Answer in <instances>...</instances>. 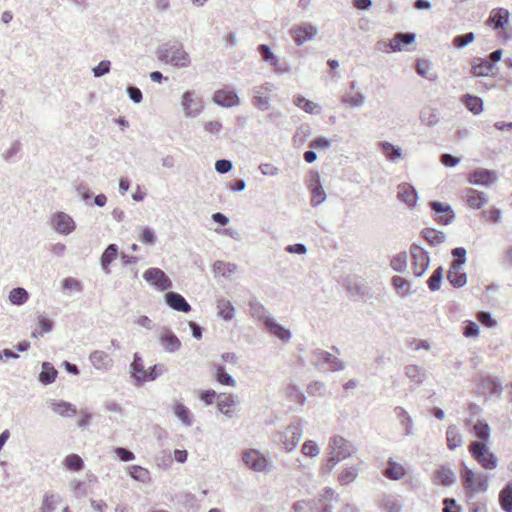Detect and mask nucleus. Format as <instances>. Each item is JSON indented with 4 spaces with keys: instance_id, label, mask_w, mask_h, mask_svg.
<instances>
[{
    "instance_id": "obj_21",
    "label": "nucleus",
    "mask_w": 512,
    "mask_h": 512,
    "mask_svg": "<svg viewBox=\"0 0 512 512\" xmlns=\"http://www.w3.org/2000/svg\"><path fill=\"white\" fill-rule=\"evenodd\" d=\"M463 266L451 264L447 279L453 287L460 288L463 287L467 283V275L463 272Z\"/></svg>"
},
{
    "instance_id": "obj_48",
    "label": "nucleus",
    "mask_w": 512,
    "mask_h": 512,
    "mask_svg": "<svg viewBox=\"0 0 512 512\" xmlns=\"http://www.w3.org/2000/svg\"><path fill=\"white\" fill-rule=\"evenodd\" d=\"M342 103L352 108H358L363 106L365 102V96L361 92L345 93L342 96Z\"/></svg>"
},
{
    "instance_id": "obj_41",
    "label": "nucleus",
    "mask_w": 512,
    "mask_h": 512,
    "mask_svg": "<svg viewBox=\"0 0 512 512\" xmlns=\"http://www.w3.org/2000/svg\"><path fill=\"white\" fill-rule=\"evenodd\" d=\"M379 147L386 158L392 162L397 161L402 156L401 148L390 142H380Z\"/></svg>"
},
{
    "instance_id": "obj_44",
    "label": "nucleus",
    "mask_w": 512,
    "mask_h": 512,
    "mask_svg": "<svg viewBox=\"0 0 512 512\" xmlns=\"http://www.w3.org/2000/svg\"><path fill=\"white\" fill-rule=\"evenodd\" d=\"M314 176H315L316 184L314 185V187L312 188V191H311V194H312L311 205L318 206L325 201L326 194H325L323 187L320 183L319 174L315 173Z\"/></svg>"
},
{
    "instance_id": "obj_24",
    "label": "nucleus",
    "mask_w": 512,
    "mask_h": 512,
    "mask_svg": "<svg viewBox=\"0 0 512 512\" xmlns=\"http://www.w3.org/2000/svg\"><path fill=\"white\" fill-rule=\"evenodd\" d=\"M394 413L398 420L400 421L401 426L404 428V435H414L413 420L409 413L403 407L400 406L394 408Z\"/></svg>"
},
{
    "instance_id": "obj_49",
    "label": "nucleus",
    "mask_w": 512,
    "mask_h": 512,
    "mask_svg": "<svg viewBox=\"0 0 512 512\" xmlns=\"http://www.w3.org/2000/svg\"><path fill=\"white\" fill-rule=\"evenodd\" d=\"M215 378L222 385L229 387H234L236 385V381L234 380V378L230 374H228L225 371L224 366L220 364L215 365Z\"/></svg>"
},
{
    "instance_id": "obj_18",
    "label": "nucleus",
    "mask_w": 512,
    "mask_h": 512,
    "mask_svg": "<svg viewBox=\"0 0 512 512\" xmlns=\"http://www.w3.org/2000/svg\"><path fill=\"white\" fill-rule=\"evenodd\" d=\"M510 13L505 8H495L490 12L486 24L494 30L503 28L509 20Z\"/></svg>"
},
{
    "instance_id": "obj_19",
    "label": "nucleus",
    "mask_w": 512,
    "mask_h": 512,
    "mask_svg": "<svg viewBox=\"0 0 512 512\" xmlns=\"http://www.w3.org/2000/svg\"><path fill=\"white\" fill-rule=\"evenodd\" d=\"M165 302L171 307L173 310L188 313L191 311L190 304L186 301V299L179 293L169 291L165 294Z\"/></svg>"
},
{
    "instance_id": "obj_27",
    "label": "nucleus",
    "mask_w": 512,
    "mask_h": 512,
    "mask_svg": "<svg viewBox=\"0 0 512 512\" xmlns=\"http://www.w3.org/2000/svg\"><path fill=\"white\" fill-rule=\"evenodd\" d=\"M173 413L178 418V420L182 423L185 427H191L193 424V416L191 411L188 407H186L181 402H176L173 405Z\"/></svg>"
},
{
    "instance_id": "obj_7",
    "label": "nucleus",
    "mask_w": 512,
    "mask_h": 512,
    "mask_svg": "<svg viewBox=\"0 0 512 512\" xmlns=\"http://www.w3.org/2000/svg\"><path fill=\"white\" fill-rule=\"evenodd\" d=\"M50 226L60 235H70L76 229V222L67 213L58 211L50 218Z\"/></svg>"
},
{
    "instance_id": "obj_5",
    "label": "nucleus",
    "mask_w": 512,
    "mask_h": 512,
    "mask_svg": "<svg viewBox=\"0 0 512 512\" xmlns=\"http://www.w3.org/2000/svg\"><path fill=\"white\" fill-rule=\"evenodd\" d=\"M244 464L255 472H270L272 464L267 458L256 449H247L242 453Z\"/></svg>"
},
{
    "instance_id": "obj_29",
    "label": "nucleus",
    "mask_w": 512,
    "mask_h": 512,
    "mask_svg": "<svg viewBox=\"0 0 512 512\" xmlns=\"http://www.w3.org/2000/svg\"><path fill=\"white\" fill-rule=\"evenodd\" d=\"M434 480L442 486H452L455 475L448 466H441L434 472Z\"/></svg>"
},
{
    "instance_id": "obj_59",
    "label": "nucleus",
    "mask_w": 512,
    "mask_h": 512,
    "mask_svg": "<svg viewBox=\"0 0 512 512\" xmlns=\"http://www.w3.org/2000/svg\"><path fill=\"white\" fill-rule=\"evenodd\" d=\"M390 265L397 272H404L407 267V254L405 252L398 253L391 259Z\"/></svg>"
},
{
    "instance_id": "obj_50",
    "label": "nucleus",
    "mask_w": 512,
    "mask_h": 512,
    "mask_svg": "<svg viewBox=\"0 0 512 512\" xmlns=\"http://www.w3.org/2000/svg\"><path fill=\"white\" fill-rule=\"evenodd\" d=\"M359 474V469L355 465L345 467L338 475V481L347 485L353 482Z\"/></svg>"
},
{
    "instance_id": "obj_3",
    "label": "nucleus",
    "mask_w": 512,
    "mask_h": 512,
    "mask_svg": "<svg viewBox=\"0 0 512 512\" xmlns=\"http://www.w3.org/2000/svg\"><path fill=\"white\" fill-rule=\"evenodd\" d=\"M303 436V423L301 419L292 422L286 429L279 433V442L287 451H293Z\"/></svg>"
},
{
    "instance_id": "obj_39",
    "label": "nucleus",
    "mask_w": 512,
    "mask_h": 512,
    "mask_svg": "<svg viewBox=\"0 0 512 512\" xmlns=\"http://www.w3.org/2000/svg\"><path fill=\"white\" fill-rule=\"evenodd\" d=\"M61 502V496L54 492H46L43 496L40 507L41 512H53L56 506Z\"/></svg>"
},
{
    "instance_id": "obj_40",
    "label": "nucleus",
    "mask_w": 512,
    "mask_h": 512,
    "mask_svg": "<svg viewBox=\"0 0 512 512\" xmlns=\"http://www.w3.org/2000/svg\"><path fill=\"white\" fill-rule=\"evenodd\" d=\"M218 315L226 321L232 320L235 313V308L231 301L221 298L217 300Z\"/></svg>"
},
{
    "instance_id": "obj_55",
    "label": "nucleus",
    "mask_w": 512,
    "mask_h": 512,
    "mask_svg": "<svg viewBox=\"0 0 512 512\" xmlns=\"http://www.w3.org/2000/svg\"><path fill=\"white\" fill-rule=\"evenodd\" d=\"M475 477H476V474L473 472V470L470 469L465 464H462L461 479H462V485L466 491H469V489L471 487H473Z\"/></svg>"
},
{
    "instance_id": "obj_38",
    "label": "nucleus",
    "mask_w": 512,
    "mask_h": 512,
    "mask_svg": "<svg viewBox=\"0 0 512 512\" xmlns=\"http://www.w3.org/2000/svg\"><path fill=\"white\" fill-rule=\"evenodd\" d=\"M405 374L409 380L417 385H420L426 379V371L417 365H407L405 367Z\"/></svg>"
},
{
    "instance_id": "obj_22",
    "label": "nucleus",
    "mask_w": 512,
    "mask_h": 512,
    "mask_svg": "<svg viewBox=\"0 0 512 512\" xmlns=\"http://www.w3.org/2000/svg\"><path fill=\"white\" fill-rule=\"evenodd\" d=\"M493 68V63L485 58H474L471 63V73L476 77L489 76Z\"/></svg>"
},
{
    "instance_id": "obj_32",
    "label": "nucleus",
    "mask_w": 512,
    "mask_h": 512,
    "mask_svg": "<svg viewBox=\"0 0 512 512\" xmlns=\"http://www.w3.org/2000/svg\"><path fill=\"white\" fill-rule=\"evenodd\" d=\"M118 255V247L116 244H110L107 246V248L104 250V252L101 255V266L103 271L106 274L110 273V264L116 259Z\"/></svg>"
},
{
    "instance_id": "obj_31",
    "label": "nucleus",
    "mask_w": 512,
    "mask_h": 512,
    "mask_svg": "<svg viewBox=\"0 0 512 512\" xmlns=\"http://www.w3.org/2000/svg\"><path fill=\"white\" fill-rule=\"evenodd\" d=\"M421 236L431 245L438 246L446 239V234L434 228H424L421 231Z\"/></svg>"
},
{
    "instance_id": "obj_34",
    "label": "nucleus",
    "mask_w": 512,
    "mask_h": 512,
    "mask_svg": "<svg viewBox=\"0 0 512 512\" xmlns=\"http://www.w3.org/2000/svg\"><path fill=\"white\" fill-rule=\"evenodd\" d=\"M249 308L251 316L258 319L259 321H262L264 325L267 324V319L273 318L271 315H269L264 305L255 299L249 302Z\"/></svg>"
},
{
    "instance_id": "obj_57",
    "label": "nucleus",
    "mask_w": 512,
    "mask_h": 512,
    "mask_svg": "<svg viewBox=\"0 0 512 512\" xmlns=\"http://www.w3.org/2000/svg\"><path fill=\"white\" fill-rule=\"evenodd\" d=\"M443 279V268L439 266L434 270L432 275L427 280L428 287L431 291H437L440 289L441 282Z\"/></svg>"
},
{
    "instance_id": "obj_20",
    "label": "nucleus",
    "mask_w": 512,
    "mask_h": 512,
    "mask_svg": "<svg viewBox=\"0 0 512 512\" xmlns=\"http://www.w3.org/2000/svg\"><path fill=\"white\" fill-rule=\"evenodd\" d=\"M397 189V197L399 200L403 201L408 206L416 205L418 194L412 185L408 183H402L398 185Z\"/></svg>"
},
{
    "instance_id": "obj_62",
    "label": "nucleus",
    "mask_w": 512,
    "mask_h": 512,
    "mask_svg": "<svg viewBox=\"0 0 512 512\" xmlns=\"http://www.w3.org/2000/svg\"><path fill=\"white\" fill-rule=\"evenodd\" d=\"M301 452L305 456L316 457L319 455L320 449L315 441L307 440L303 443Z\"/></svg>"
},
{
    "instance_id": "obj_15",
    "label": "nucleus",
    "mask_w": 512,
    "mask_h": 512,
    "mask_svg": "<svg viewBox=\"0 0 512 512\" xmlns=\"http://www.w3.org/2000/svg\"><path fill=\"white\" fill-rule=\"evenodd\" d=\"M497 179L496 173L492 170L477 168L468 175V182L472 185L488 186Z\"/></svg>"
},
{
    "instance_id": "obj_52",
    "label": "nucleus",
    "mask_w": 512,
    "mask_h": 512,
    "mask_svg": "<svg viewBox=\"0 0 512 512\" xmlns=\"http://www.w3.org/2000/svg\"><path fill=\"white\" fill-rule=\"evenodd\" d=\"M64 466L71 471L78 472L84 468L83 459L77 454H69L63 461Z\"/></svg>"
},
{
    "instance_id": "obj_30",
    "label": "nucleus",
    "mask_w": 512,
    "mask_h": 512,
    "mask_svg": "<svg viewBox=\"0 0 512 512\" xmlns=\"http://www.w3.org/2000/svg\"><path fill=\"white\" fill-rule=\"evenodd\" d=\"M380 507L385 512H401L402 503L399 498L392 494H384L380 499Z\"/></svg>"
},
{
    "instance_id": "obj_8",
    "label": "nucleus",
    "mask_w": 512,
    "mask_h": 512,
    "mask_svg": "<svg viewBox=\"0 0 512 512\" xmlns=\"http://www.w3.org/2000/svg\"><path fill=\"white\" fill-rule=\"evenodd\" d=\"M312 364L315 367H322L324 364H327L331 371H342L346 367L342 360L324 350H316L313 352Z\"/></svg>"
},
{
    "instance_id": "obj_11",
    "label": "nucleus",
    "mask_w": 512,
    "mask_h": 512,
    "mask_svg": "<svg viewBox=\"0 0 512 512\" xmlns=\"http://www.w3.org/2000/svg\"><path fill=\"white\" fill-rule=\"evenodd\" d=\"M290 34L298 46L312 40L317 34V28L311 23H301L290 30Z\"/></svg>"
},
{
    "instance_id": "obj_26",
    "label": "nucleus",
    "mask_w": 512,
    "mask_h": 512,
    "mask_svg": "<svg viewBox=\"0 0 512 512\" xmlns=\"http://www.w3.org/2000/svg\"><path fill=\"white\" fill-rule=\"evenodd\" d=\"M406 474V470L400 463L390 458L387 462L383 475L390 480H400Z\"/></svg>"
},
{
    "instance_id": "obj_42",
    "label": "nucleus",
    "mask_w": 512,
    "mask_h": 512,
    "mask_svg": "<svg viewBox=\"0 0 512 512\" xmlns=\"http://www.w3.org/2000/svg\"><path fill=\"white\" fill-rule=\"evenodd\" d=\"M145 368L143 364V359L139 353H135L133 355V361L130 364V375L134 379V383L138 385V378L144 374Z\"/></svg>"
},
{
    "instance_id": "obj_58",
    "label": "nucleus",
    "mask_w": 512,
    "mask_h": 512,
    "mask_svg": "<svg viewBox=\"0 0 512 512\" xmlns=\"http://www.w3.org/2000/svg\"><path fill=\"white\" fill-rule=\"evenodd\" d=\"M257 51L262 57L263 61L269 63L270 65L277 64L278 57L272 52L271 48L267 44H260L257 47Z\"/></svg>"
},
{
    "instance_id": "obj_13",
    "label": "nucleus",
    "mask_w": 512,
    "mask_h": 512,
    "mask_svg": "<svg viewBox=\"0 0 512 512\" xmlns=\"http://www.w3.org/2000/svg\"><path fill=\"white\" fill-rule=\"evenodd\" d=\"M158 341L163 350L167 353H176L182 346L180 339L167 327L161 329Z\"/></svg>"
},
{
    "instance_id": "obj_61",
    "label": "nucleus",
    "mask_w": 512,
    "mask_h": 512,
    "mask_svg": "<svg viewBox=\"0 0 512 512\" xmlns=\"http://www.w3.org/2000/svg\"><path fill=\"white\" fill-rule=\"evenodd\" d=\"M141 234L138 239L143 244L153 246L156 243V236L154 231L150 227H141Z\"/></svg>"
},
{
    "instance_id": "obj_35",
    "label": "nucleus",
    "mask_w": 512,
    "mask_h": 512,
    "mask_svg": "<svg viewBox=\"0 0 512 512\" xmlns=\"http://www.w3.org/2000/svg\"><path fill=\"white\" fill-rule=\"evenodd\" d=\"M462 103L474 115L480 114L484 109L483 100L480 97L471 94L464 95L462 97Z\"/></svg>"
},
{
    "instance_id": "obj_25",
    "label": "nucleus",
    "mask_w": 512,
    "mask_h": 512,
    "mask_svg": "<svg viewBox=\"0 0 512 512\" xmlns=\"http://www.w3.org/2000/svg\"><path fill=\"white\" fill-rule=\"evenodd\" d=\"M265 328L269 333L278 337L283 342H289L291 338V332L282 325L278 324L274 318L267 319Z\"/></svg>"
},
{
    "instance_id": "obj_33",
    "label": "nucleus",
    "mask_w": 512,
    "mask_h": 512,
    "mask_svg": "<svg viewBox=\"0 0 512 512\" xmlns=\"http://www.w3.org/2000/svg\"><path fill=\"white\" fill-rule=\"evenodd\" d=\"M447 446L450 450H455L463 444V438L455 425H449L446 431Z\"/></svg>"
},
{
    "instance_id": "obj_37",
    "label": "nucleus",
    "mask_w": 512,
    "mask_h": 512,
    "mask_svg": "<svg viewBox=\"0 0 512 512\" xmlns=\"http://www.w3.org/2000/svg\"><path fill=\"white\" fill-rule=\"evenodd\" d=\"M58 375V371L50 362L42 363V370L39 374V381L44 385L53 383Z\"/></svg>"
},
{
    "instance_id": "obj_16",
    "label": "nucleus",
    "mask_w": 512,
    "mask_h": 512,
    "mask_svg": "<svg viewBox=\"0 0 512 512\" xmlns=\"http://www.w3.org/2000/svg\"><path fill=\"white\" fill-rule=\"evenodd\" d=\"M89 361L95 369L103 372L109 371L114 365V361L110 355L101 350L91 352Z\"/></svg>"
},
{
    "instance_id": "obj_54",
    "label": "nucleus",
    "mask_w": 512,
    "mask_h": 512,
    "mask_svg": "<svg viewBox=\"0 0 512 512\" xmlns=\"http://www.w3.org/2000/svg\"><path fill=\"white\" fill-rule=\"evenodd\" d=\"M475 477H476V474L473 472V470L470 469L465 464H462L461 479H462V485L466 491H469V489L471 487H473Z\"/></svg>"
},
{
    "instance_id": "obj_46",
    "label": "nucleus",
    "mask_w": 512,
    "mask_h": 512,
    "mask_svg": "<svg viewBox=\"0 0 512 512\" xmlns=\"http://www.w3.org/2000/svg\"><path fill=\"white\" fill-rule=\"evenodd\" d=\"M9 301L13 305L21 306L25 304L29 298V293L22 287L13 288L9 292Z\"/></svg>"
},
{
    "instance_id": "obj_12",
    "label": "nucleus",
    "mask_w": 512,
    "mask_h": 512,
    "mask_svg": "<svg viewBox=\"0 0 512 512\" xmlns=\"http://www.w3.org/2000/svg\"><path fill=\"white\" fill-rule=\"evenodd\" d=\"M431 210L437 215L435 221L440 225H449L455 219V213L449 204L439 201L429 203Z\"/></svg>"
},
{
    "instance_id": "obj_56",
    "label": "nucleus",
    "mask_w": 512,
    "mask_h": 512,
    "mask_svg": "<svg viewBox=\"0 0 512 512\" xmlns=\"http://www.w3.org/2000/svg\"><path fill=\"white\" fill-rule=\"evenodd\" d=\"M482 388L485 389L489 395H497L501 394V384L494 378L487 377L482 380Z\"/></svg>"
},
{
    "instance_id": "obj_4",
    "label": "nucleus",
    "mask_w": 512,
    "mask_h": 512,
    "mask_svg": "<svg viewBox=\"0 0 512 512\" xmlns=\"http://www.w3.org/2000/svg\"><path fill=\"white\" fill-rule=\"evenodd\" d=\"M469 451L472 457L484 468L488 470L495 469L498 459L494 453L488 450L484 442H472L469 445Z\"/></svg>"
},
{
    "instance_id": "obj_14",
    "label": "nucleus",
    "mask_w": 512,
    "mask_h": 512,
    "mask_svg": "<svg viewBox=\"0 0 512 512\" xmlns=\"http://www.w3.org/2000/svg\"><path fill=\"white\" fill-rule=\"evenodd\" d=\"M213 102L224 108L240 105V99L236 92L227 88L215 91L213 95Z\"/></svg>"
},
{
    "instance_id": "obj_63",
    "label": "nucleus",
    "mask_w": 512,
    "mask_h": 512,
    "mask_svg": "<svg viewBox=\"0 0 512 512\" xmlns=\"http://www.w3.org/2000/svg\"><path fill=\"white\" fill-rule=\"evenodd\" d=\"M488 488V477L485 475H478L475 477L473 487L469 489L470 493L484 492Z\"/></svg>"
},
{
    "instance_id": "obj_60",
    "label": "nucleus",
    "mask_w": 512,
    "mask_h": 512,
    "mask_svg": "<svg viewBox=\"0 0 512 512\" xmlns=\"http://www.w3.org/2000/svg\"><path fill=\"white\" fill-rule=\"evenodd\" d=\"M475 39V35L473 32H468L466 34L458 35L453 39V45L458 49H463L469 44H471Z\"/></svg>"
},
{
    "instance_id": "obj_43",
    "label": "nucleus",
    "mask_w": 512,
    "mask_h": 512,
    "mask_svg": "<svg viewBox=\"0 0 512 512\" xmlns=\"http://www.w3.org/2000/svg\"><path fill=\"white\" fill-rule=\"evenodd\" d=\"M52 410L63 417H73L77 413L74 405L62 400L59 402H53Z\"/></svg>"
},
{
    "instance_id": "obj_36",
    "label": "nucleus",
    "mask_w": 512,
    "mask_h": 512,
    "mask_svg": "<svg viewBox=\"0 0 512 512\" xmlns=\"http://www.w3.org/2000/svg\"><path fill=\"white\" fill-rule=\"evenodd\" d=\"M499 504L504 512H512V481L508 482L500 491Z\"/></svg>"
},
{
    "instance_id": "obj_1",
    "label": "nucleus",
    "mask_w": 512,
    "mask_h": 512,
    "mask_svg": "<svg viewBox=\"0 0 512 512\" xmlns=\"http://www.w3.org/2000/svg\"><path fill=\"white\" fill-rule=\"evenodd\" d=\"M327 450L329 457L321 467L322 472L327 474L331 473L338 463L352 456L356 452V448L353 443L340 435H335L330 438Z\"/></svg>"
},
{
    "instance_id": "obj_51",
    "label": "nucleus",
    "mask_w": 512,
    "mask_h": 512,
    "mask_svg": "<svg viewBox=\"0 0 512 512\" xmlns=\"http://www.w3.org/2000/svg\"><path fill=\"white\" fill-rule=\"evenodd\" d=\"M129 475L136 481L148 483L151 480L150 472L139 465L129 467Z\"/></svg>"
},
{
    "instance_id": "obj_23",
    "label": "nucleus",
    "mask_w": 512,
    "mask_h": 512,
    "mask_svg": "<svg viewBox=\"0 0 512 512\" xmlns=\"http://www.w3.org/2000/svg\"><path fill=\"white\" fill-rule=\"evenodd\" d=\"M466 202L470 208L480 209L488 202V197L484 192L473 188L466 190Z\"/></svg>"
},
{
    "instance_id": "obj_2",
    "label": "nucleus",
    "mask_w": 512,
    "mask_h": 512,
    "mask_svg": "<svg viewBox=\"0 0 512 512\" xmlns=\"http://www.w3.org/2000/svg\"><path fill=\"white\" fill-rule=\"evenodd\" d=\"M156 55L161 62L176 68H185L191 63L189 53L184 50L180 43H163L158 47Z\"/></svg>"
},
{
    "instance_id": "obj_64",
    "label": "nucleus",
    "mask_w": 512,
    "mask_h": 512,
    "mask_svg": "<svg viewBox=\"0 0 512 512\" xmlns=\"http://www.w3.org/2000/svg\"><path fill=\"white\" fill-rule=\"evenodd\" d=\"M111 69V62L109 60H102L100 63L95 66L92 71L94 77H102L105 74L109 73Z\"/></svg>"
},
{
    "instance_id": "obj_28",
    "label": "nucleus",
    "mask_w": 512,
    "mask_h": 512,
    "mask_svg": "<svg viewBox=\"0 0 512 512\" xmlns=\"http://www.w3.org/2000/svg\"><path fill=\"white\" fill-rule=\"evenodd\" d=\"M167 371L164 364H155L145 370L144 374L138 378V385H142L144 382L155 381L159 376L163 375Z\"/></svg>"
},
{
    "instance_id": "obj_6",
    "label": "nucleus",
    "mask_w": 512,
    "mask_h": 512,
    "mask_svg": "<svg viewBox=\"0 0 512 512\" xmlns=\"http://www.w3.org/2000/svg\"><path fill=\"white\" fill-rule=\"evenodd\" d=\"M410 254L412 258L413 273L416 277H421L429 267V254L424 248L415 243L410 247Z\"/></svg>"
},
{
    "instance_id": "obj_10",
    "label": "nucleus",
    "mask_w": 512,
    "mask_h": 512,
    "mask_svg": "<svg viewBox=\"0 0 512 512\" xmlns=\"http://www.w3.org/2000/svg\"><path fill=\"white\" fill-rule=\"evenodd\" d=\"M181 106L185 116L189 118L197 117L204 108L202 100L192 91H186L182 95Z\"/></svg>"
},
{
    "instance_id": "obj_17",
    "label": "nucleus",
    "mask_w": 512,
    "mask_h": 512,
    "mask_svg": "<svg viewBox=\"0 0 512 512\" xmlns=\"http://www.w3.org/2000/svg\"><path fill=\"white\" fill-rule=\"evenodd\" d=\"M416 40L415 33L412 32H397L394 37L389 41L388 46L393 52L402 51L407 45H411Z\"/></svg>"
},
{
    "instance_id": "obj_47",
    "label": "nucleus",
    "mask_w": 512,
    "mask_h": 512,
    "mask_svg": "<svg viewBox=\"0 0 512 512\" xmlns=\"http://www.w3.org/2000/svg\"><path fill=\"white\" fill-rule=\"evenodd\" d=\"M420 121L423 125L427 127H434L439 123L438 113L433 109H423L420 112Z\"/></svg>"
},
{
    "instance_id": "obj_45",
    "label": "nucleus",
    "mask_w": 512,
    "mask_h": 512,
    "mask_svg": "<svg viewBox=\"0 0 512 512\" xmlns=\"http://www.w3.org/2000/svg\"><path fill=\"white\" fill-rule=\"evenodd\" d=\"M237 270V265L234 263H226L223 261H216L213 264V271L215 274L221 275L223 277H230Z\"/></svg>"
},
{
    "instance_id": "obj_53",
    "label": "nucleus",
    "mask_w": 512,
    "mask_h": 512,
    "mask_svg": "<svg viewBox=\"0 0 512 512\" xmlns=\"http://www.w3.org/2000/svg\"><path fill=\"white\" fill-rule=\"evenodd\" d=\"M474 433L478 439H480L479 442L487 441L490 437V427L488 423L478 420L475 425L473 426Z\"/></svg>"
},
{
    "instance_id": "obj_9",
    "label": "nucleus",
    "mask_w": 512,
    "mask_h": 512,
    "mask_svg": "<svg viewBox=\"0 0 512 512\" xmlns=\"http://www.w3.org/2000/svg\"><path fill=\"white\" fill-rule=\"evenodd\" d=\"M143 278L160 291H166L172 288V281L166 273L160 268H149L144 274Z\"/></svg>"
}]
</instances>
